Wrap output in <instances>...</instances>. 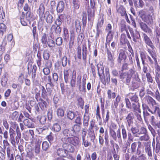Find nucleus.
<instances>
[{"label":"nucleus","mask_w":160,"mask_h":160,"mask_svg":"<svg viewBox=\"0 0 160 160\" xmlns=\"http://www.w3.org/2000/svg\"><path fill=\"white\" fill-rule=\"evenodd\" d=\"M34 18L31 15V12L28 11L26 14L25 16L24 12H22L20 17V21L21 24L23 26L28 25V23L30 24L31 21Z\"/></svg>","instance_id":"f257e3e1"},{"label":"nucleus","mask_w":160,"mask_h":160,"mask_svg":"<svg viewBox=\"0 0 160 160\" xmlns=\"http://www.w3.org/2000/svg\"><path fill=\"white\" fill-rule=\"evenodd\" d=\"M62 141L64 143H69L77 147L80 145V140L79 138L75 136L71 137L62 138Z\"/></svg>","instance_id":"f03ea898"},{"label":"nucleus","mask_w":160,"mask_h":160,"mask_svg":"<svg viewBox=\"0 0 160 160\" xmlns=\"http://www.w3.org/2000/svg\"><path fill=\"white\" fill-rule=\"evenodd\" d=\"M145 12L143 10L140 11L139 12V15L142 18V20L147 23L148 25H150L152 24L153 22V18L150 14H148L145 16Z\"/></svg>","instance_id":"7ed1b4c3"},{"label":"nucleus","mask_w":160,"mask_h":160,"mask_svg":"<svg viewBox=\"0 0 160 160\" xmlns=\"http://www.w3.org/2000/svg\"><path fill=\"white\" fill-rule=\"evenodd\" d=\"M90 2L91 8H88V20L89 21L94 18L95 11L94 8L95 5L94 0H90Z\"/></svg>","instance_id":"20e7f679"},{"label":"nucleus","mask_w":160,"mask_h":160,"mask_svg":"<svg viewBox=\"0 0 160 160\" xmlns=\"http://www.w3.org/2000/svg\"><path fill=\"white\" fill-rule=\"evenodd\" d=\"M102 82L104 85L108 84L110 81V74L108 69H106L105 73L100 77Z\"/></svg>","instance_id":"39448f33"},{"label":"nucleus","mask_w":160,"mask_h":160,"mask_svg":"<svg viewBox=\"0 0 160 160\" xmlns=\"http://www.w3.org/2000/svg\"><path fill=\"white\" fill-rule=\"evenodd\" d=\"M11 128L14 129H16L17 136L16 137V140L17 142H18L19 139L21 138V133L20 132L19 126L18 124L15 122H12L11 123V127L10 128V131H13V130Z\"/></svg>","instance_id":"423d86ee"},{"label":"nucleus","mask_w":160,"mask_h":160,"mask_svg":"<svg viewBox=\"0 0 160 160\" xmlns=\"http://www.w3.org/2000/svg\"><path fill=\"white\" fill-rule=\"evenodd\" d=\"M52 16L50 14L48 11H47L45 13L44 12L41 17V20H45L48 23L51 24L53 21Z\"/></svg>","instance_id":"0eeeda50"},{"label":"nucleus","mask_w":160,"mask_h":160,"mask_svg":"<svg viewBox=\"0 0 160 160\" xmlns=\"http://www.w3.org/2000/svg\"><path fill=\"white\" fill-rule=\"evenodd\" d=\"M134 119V113L132 112L129 113L126 116V120L127 127L128 129L132 126V125L133 123Z\"/></svg>","instance_id":"6e6552de"},{"label":"nucleus","mask_w":160,"mask_h":160,"mask_svg":"<svg viewBox=\"0 0 160 160\" xmlns=\"http://www.w3.org/2000/svg\"><path fill=\"white\" fill-rule=\"evenodd\" d=\"M82 77L81 75H78L77 77V83L79 84V90L82 92H85L86 89V82H81Z\"/></svg>","instance_id":"1a4fd4ad"},{"label":"nucleus","mask_w":160,"mask_h":160,"mask_svg":"<svg viewBox=\"0 0 160 160\" xmlns=\"http://www.w3.org/2000/svg\"><path fill=\"white\" fill-rule=\"evenodd\" d=\"M28 69L29 74L32 72V78L35 77V73L36 72L37 67L33 64V63L29 62L28 65Z\"/></svg>","instance_id":"9d476101"},{"label":"nucleus","mask_w":160,"mask_h":160,"mask_svg":"<svg viewBox=\"0 0 160 160\" xmlns=\"http://www.w3.org/2000/svg\"><path fill=\"white\" fill-rule=\"evenodd\" d=\"M144 150L146 153L150 158L152 156V152L151 150V143L149 142H145L144 144Z\"/></svg>","instance_id":"9b49d317"},{"label":"nucleus","mask_w":160,"mask_h":160,"mask_svg":"<svg viewBox=\"0 0 160 160\" xmlns=\"http://www.w3.org/2000/svg\"><path fill=\"white\" fill-rule=\"evenodd\" d=\"M137 143L136 142H132L131 145V153L134 154L135 153L138 155L141 154V151L139 150L137 147Z\"/></svg>","instance_id":"f8f14e48"},{"label":"nucleus","mask_w":160,"mask_h":160,"mask_svg":"<svg viewBox=\"0 0 160 160\" xmlns=\"http://www.w3.org/2000/svg\"><path fill=\"white\" fill-rule=\"evenodd\" d=\"M129 30L132 37L133 38V41L135 42H137V39H139L140 38L139 32L136 30L134 31L132 28H129Z\"/></svg>","instance_id":"ddd939ff"},{"label":"nucleus","mask_w":160,"mask_h":160,"mask_svg":"<svg viewBox=\"0 0 160 160\" xmlns=\"http://www.w3.org/2000/svg\"><path fill=\"white\" fill-rule=\"evenodd\" d=\"M138 23L141 29L143 31L149 34L152 33V31L151 29L144 22L140 21L138 22Z\"/></svg>","instance_id":"4468645a"},{"label":"nucleus","mask_w":160,"mask_h":160,"mask_svg":"<svg viewBox=\"0 0 160 160\" xmlns=\"http://www.w3.org/2000/svg\"><path fill=\"white\" fill-rule=\"evenodd\" d=\"M142 35L143 40L145 43L150 47L152 49H153L154 48V46L153 45V43L150 39L146 33H143Z\"/></svg>","instance_id":"2eb2a0df"},{"label":"nucleus","mask_w":160,"mask_h":160,"mask_svg":"<svg viewBox=\"0 0 160 160\" xmlns=\"http://www.w3.org/2000/svg\"><path fill=\"white\" fill-rule=\"evenodd\" d=\"M127 58V56L123 50H120L117 58V62L121 64L122 62H124Z\"/></svg>","instance_id":"dca6fc26"},{"label":"nucleus","mask_w":160,"mask_h":160,"mask_svg":"<svg viewBox=\"0 0 160 160\" xmlns=\"http://www.w3.org/2000/svg\"><path fill=\"white\" fill-rule=\"evenodd\" d=\"M128 97L131 101L133 103H138L139 101L138 97L136 93H129L128 94Z\"/></svg>","instance_id":"f3484780"},{"label":"nucleus","mask_w":160,"mask_h":160,"mask_svg":"<svg viewBox=\"0 0 160 160\" xmlns=\"http://www.w3.org/2000/svg\"><path fill=\"white\" fill-rule=\"evenodd\" d=\"M65 4L63 1H60L58 3L56 7L57 12L58 13H61L64 10Z\"/></svg>","instance_id":"a211bd4d"},{"label":"nucleus","mask_w":160,"mask_h":160,"mask_svg":"<svg viewBox=\"0 0 160 160\" xmlns=\"http://www.w3.org/2000/svg\"><path fill=\"white\" fill-rule=\"evenodd\" d=\"M76 73L75 71L73 70L72 73L71 78L70 79V86L72 87H74L76 83Z\"/></svg>","instance_id":"6ab92c4d"},{"label":"nucleus","mask_w":160,"mask_h":160,"mask_svg":"<svg viewBox=\"0 0 160 160\" xmlns=\"http://www.w3.org/2000/svg\"><path fill=\"white\" fill-rule=\"evenodd\" d=\"M62 134L64 136L68 137H71L75 136L73 134L72 130L69 129H65L63 130L62 132Z\"/></svg>","instance_id":"aec40b11"},{"label":"nucleus","mask_w":160,"mask_h":160,"mask_svg":"<svg viewBox=\"0 0 160 160\" xmlns=\"http://www.w3.org/2000/svg\"><path fill=\"white\" fill-rule=\"evenodd\" d=\"M137 155V154H133L130 160H146V158L144 154H142L138 156Z\"/></svg>","instance_id":"412c9836"},{"label":"nucleus","mask_w":160,"mask_h":160,"mask_svg":"<svg viewBox=\"0 0 160 160\" xmlns=\"http://www.w3.org/2000/svg\"><path fill=\"white\" fill-rule=\"evenodd\" d=\"M82 59L84 61H86L88 51L87 46L85 44H83L82 48Z\"/></svg>","instance_id":"4be33fe9"},{"label":"nucleus","mask_w":160,"mask_h":160,"mask_svg":"<svg viewBox=\"0 0 160 160\" xmlns=\"http://www.w3.org/2000/svg\"><path fill=\"white\" fill-rule=\"evenodd\" d=\"M57 153L60 157H65L67 155L68 152L66 149L59 148L57 149Z\"/></svg>","instance_id":"5701e85b"},{"label":"nucleus","mask_w":160,"mask_h":160,"mask_svg":"<svg viewBox=\"0 0 160 160\" xmlns=\"http://www.w3.org/2000/svg\"><path fill=\"white\" fill-rule=\"evenodd\" d=\"M104 132V129L102 127H101L100 128L99 132L100 134L99 136V141L100 144L101 145H102L103 144L104 140L103 138V135L102 134Z\"/></svg>","instance_id":"b1692460"},{"label":"nucleus","mask_w":160,"mask_h":160,"mask_svg":"<svg viewBox=\"0 0 160 160\" xmlns=\"http://www.w3.org/2000/svg\"><path fill=\"white\" fill-rule=\"evenodd\" d=\"M121 97L119 95H118L116 97L115 100L114 101V104L112 105V109L114 111V108L117 109V107L118 105V103L120 101Z\"/></svg>","instance_id":"393cba45"},{"label":"nucleus","mask_w":160,"mask_h":160,"mask_svg":"<svg viewBox=\"0 0 160 160\" xmlns=\"http://www.w3.org/2000/svg\"><path fill=\"white\" fill-rule=\"evenodd\" d=\"M50 29L51 31L54 30L57 35H59L61 31V28L59 26H56L54 25L52 26Z\"/></svg>","instance_id":"a878e982"},{"label":"nucleus","mask_w":160,"mask_h":160,"mask_svg":"<svg viewBox=\"0 0 160 160\" xmlns=\"http://www.w3.org/2000/svg\"><path fill=\"white\" fill-rule=\"evenodd\" d=\"M144 98L147 101L148 104H151L152 106L154 104H156V101L152 97L148 95L146 96Z\"/></svg>","instance_id":"bb28decb"},{"label":"nucleus","mask_w":160,"mask_h":160,"mask_svg":"<svg viewBox=\"0 0 160 160\" xmlns=\"http://www.w3.org/2000/svg\"><path fill=\"white\" fill-rule=\"evenodd\" d=\"M149 112L152 114H154L160 116V110L159 108L157 106H152V109H150Z\"/></svg>","instance_id":"cd10ccee"},{"label":"nucleus","mask_w":160,"mask_h":160,"mask_svg":"<svg viewBox=\"0 0 160 160\" xmlns=\"http://www.w3.org/2000/svg\"><path fill=\"white\" fill-rule=\"evenodd\" d=\"M47 68H44L43 69V71L44 73L46 75H48L50 72V70L49 68L52 67V63L50 61H48L46 65Z\"/></svg>","instance_id":"c85d7f7f"},{"label":"nucleus","mask_w":160,"mask_h":160,"mask_svg":"<svg viewBox=\"0 0 160 160\" xmlns=\"http://www.w3.org/2000/svg\"><path fill=\"white\" fill-rule=\"evenodd\" d=\"M64 16V15L61 14L56 20L55 21V23L57 26H60L61 25L62 21L63 20Z\"/></svg>","instance_id":"c756f323"},{"label":"nucleus","mask_w":160,"mask_h":160,"mask_svg":"<svg viewBox=\"0 0 160 160\" xmlns=\"http://www.w3.org/2000/svg\"><path fill=\"white\" fill-rule=\"evenodd\" d=\"M81 129V128L80 126L78 124H75L72 127V131L75 135L77 133L79 132Z\"/></svg>","instance_id":"7c9ffc66"},{"label":"nucleus","mask_w":160,"mask_h":160,"mask_svg":"<svg viewBox=\"0 0 160 160\" xmlns=\"http://www.w3.org/2000/svg\"><path fill=\"white\" fill-rule=\"evenodd\" d=\"M100 66H99V65L98 64L97 65L98 70V74L100 77H101V76H102V74H104V68L102 65L101 64L99 65Z\"/></svg>","instance_id":"2f4dec72"},{"label":"nucleus","mask_w":160,"mask_h":160,"mask_svg":"<svg viewBox=\"0 0 160 160\" xmlns=\"http://www.w3.org/2000/svg\"><path fill=\"white\" fill-rule=\"evenodd\" d=\"M106 31L108 32V34L107 37V42L108 41L109 42L113 38L114 32L111 30Z\"/></svg>","instance_id":"473e14b6"},{"label":"nucleus","mask_w":160,"mask_h":160,"mask_svg":"<svg viewBox=\"0 0 160 160\" xmlns=\"http://www.w3.org/2000/svg\"><path fill=\"white\" fill-rule=\"evenodd\" d=\"M8 80V77L6 74L3 75L1 79V83L2 86L5 87L7 83Z\"/></svg>","instance_id":"72a5a7b5"},{"label":"nucleus","mask_w":160,"mask_h":160,"mask_svg":"<svg viewBox=\"0 0 160 160\" xmlns=\"http://www.w3.org/2000/svg\"><path fill=\"white\" fill-rule=\"evenodd\" d=\"M107 54L108 60L112 63L114 62V58L112 55V54L109 50H107L106 52Z\"/></svg>","instance_id":"f704fd0d"},{"label":"nucleus","mask_w":160,"mask_h":160,"mask_svg":"<svg viewBox=\"0 0 160 160\" xmlns=\"http://www.w3.org/2000/svg\"><path fill=\"white\" fill-rule=\"evenodd\" d=\"M141 110H139L138 111L133 112L134 114L135 115L137 119L140 122L142 121V119L141 115Z\"/></svg>","instance_id":"c9c22d12"},{"label":"nucleus","mask_w":160,"mask_h":160,"mask_svg":"<svg viewBox=\"0 0 160 160\" xmlns=\"http://www.w3.org/2000/svg\"><path fill=\"white\" fill-rule=\"evenodd\" d=\"M42 42L43 44V47L45 48L47 47V36L46 33H44L42 36Z\"/></svg>","instance_id":"e433bc0d"},{"label":"nucleus","mask_w":160,"mask_h":160,"mask_svg":"<svg viewBox=\"0 0 160 160\" xmlns=\"http://www.w3.org/2000/svg\"><path fill=\"white\" fill-rule=\"evenodd\" d=\"M10 134L9 135V140L13 146L14 147H16V142L15 140L14 136V134L12 132L11 133L10 131Z\"/></svg>","instance_id":"4c0bfd02"},{"label":"nucleus","mask_w":160,"mask_h":160,"mask_svg":"<svg viewBox=\"0 0 160 160\" xmlns=\"http://www.w3.org/2000/svg\"><path fill=\"white\" fill-rule=\"evenodd\" d=\"M23 122L24 125L28 128H32L33 127L34 125L32 124V122L30 121L28 119L24 120Z\"/></svg>","instance_id":"58836bf2"},{"label":"nucleus","mask_w":160,"mask_h":160,"mask_svg":"<svg viewBox=\"0 0 160 160\" xmlns=\"http://www.w3.org/2000/svg\"><path fill=\"white\" fill-rule=\"evenodd\" d=\"M82 23L83 27H85L86 26V23H87V15L86 13L85 12L83 11L82 13Z\"/></svg>","instance_id":"ea45409f"},{"label":"nucleus","mask_w":160,"mask_h":160,"mask_svg":"<svg viewBox=\"0 0 160 160\" xmlns=\"http://www.w3.org/2000/svg\"><path fill=\"white\" fill-rule=\"evenodd\" d=\"M62 63L63 67H65L68 63V64H70L69 60H68L66 56L63 57L62 59Z\"/></svg>","instance_id":"a19ab883"},{"label":"nucleus","mask_w":160,"mask_h":160,"mask_svg":"<svg viewBox=\"0 0 160 160\" xmlns=\"http://www.w3.org/2000/svg\"><path fill=\"white\" fill-rule=\"evenodd\" d=\"M120 40V43L122 44H125L128 42V40L126 38V35L125 33H122L121 35Z\"/></svg>","instance_id":"79ce46f5"},{"label":"nucleus","mask_w":160,"mask_h":160,"mask_svg":"<svg viewBox=\"0 0 160 160\" xmlns=\"http://www.w3.org/2000/svg\"><path fill=\"white\" fill-rule=\"evenodd\" d=\"M118 12L121 14V15L122 16H125L127 14L125 8L122 6L120 7L119 8Z\"/></svg>","instance_id":"37998d69"},{"label":"nucleus","mask_w":160,"mask_h":160,"mask_svg":"<svg viewBox=\"0 0 160 160\" xmlns=\"http://www.w3.org/2000/svg\"><path fill=\"white\" fill-rule=\"evenodd\" d=\"M144 120L146 123H148L149 119L151 117L150 114L147 112H143Z\"/></svg>","instance_id":"c03bdc74"},{"label":"nucleus","mask_w":160,"mask_h":160,"mask_svg":"<svg viewBox=\"0 0 160 160\" xmlns=\"http://www.w3.org/2000/svg\"><path fill=\"white\" fill-rule=\"evenodd\" d=\"M107 94L108 96V98L109 99L114 98L116 97V94L115 92H112L111 90L109 89L107 91Z\"/></svg>","instance_id":"a18cd8bd"},{"label":"nucleus","mask_w":160,"mask_h":160,"mask_svg":"<svg viewBox=\"0 0 160 160\" xmlns=\"http://www.w3.org/2000/svg\"><path fill=\"white\" fill-rule=\"evenodd\" d=\"M110 134L111 137L115 141H116L117 139L116 133L113 129H110Z\"/></svg>","instance_id":"49530a36"},{"label":"nucleus","mask_w":160,"mask_h":160,"mask_svg":"<svg viewBox=\"0 0 160 160\" xmlns=\"http://www.w3.org/2000/svg\"><path fill=\"white\" fill-rule=\"evenodd\" d=\"M76 115V114L74 112L71 111H69L67 114L68 118L70 120H72L74 118Z\"/></svg>","instance_id":"de8ad7c7"},{"label":"nucleus","mask_w":160,"mask_h":160,"mask_svg":"<svg viewBox=\"0 0 160 160\" xmlns=\"http://www.w3.org/2000/svg\"><path fill=\"white\" fill-rule=\"evenodd\" d=\"M41 108L42 111H46L47 110V104L46 102L41 99Z\"/></svg>","instance_id":"09e8293b"},{"label":"nucleus","mask_w":160,"mask_h":160,"mask_svg":"<svg viewBox=\"0 0 160 160\" xmlns=\"http://www.w3.org/2000/svg\"><path fill=\"white\" fill-rule=\"evenodd\" d=\"M41 89H42V97L44 99H46L47 98L48 94L45 88L43 86L41 85Z\"/></svg>","instance_id":"8fccbe9b"},{"label":"nucleus","mask_w":160,"mask_h":160,"mask_svg":"<svg viewBox=\"0 0 160 160\" xmlns=\"http://www.w3.org/2000/svg\"><path fill=\"white\" fill-rule=\"evenodd\" d=\"M122 129V137L123 140H125L127 137V133L126 131L125 128L124 126L122 125L121 126Z\"/></svg>","instance_id":"3c124183"},{"label":"nucleus","mask_w":160,"mask_h":160,"mask_svg":"<svg viewBox=\"0 0 160 160\" xmlns=\"http://www.w3.org/2000/svg\"><path fill=\"white\" fill-rule=\"evenodd\" d=\"M52 129L54 131L58 132L61 130V127L58 123H56L53 125Z\"/></svg>","instance_id":"603ef678"},{"label":"nucleus","mask_w":160,"mask_h":160,"mask_svg":"<svg viewBox=\"0 0 160 160\" xmlns=\"http://www.w3.org/2000/svg\"><path fill=\"white\" fill-rule=\"evenodd\" d=\"M140 81H134L132 80V86L134 89H137L140 86Z\"/></svg>","instance_id":"864d4df0"},{"label":"nucleus","mask_w":160,"mask_h":160,"mask_svg":"<svg viewBox=\"0 0 160 160\" xmlns=\"http://www.w3.org/2000/svg\"><path fill=\"white\" fill-rule=\"evenodd\" d=\"M61 124L63 125L68 126L69 124V121L68 118L65 117L61 119Z\"/></svg>","instance_id":"5fc2aeb1"},{"label":"nucleus","mask_w":160,"mask_h":160,"mask_svg":"<svg viewBox=\"0 0 160 160\" xmlns=\"http://www.w3.org/2000/svg\"><path fill=\"white\" fill-rule=\"evenodd\" d=\"M140 105L139 103L138 102V105L134 103H132V108L133 110V112L138 111L139 110H141L139 108Z\"/></svg>","instance_id":"6e6d98bb"},{"label":"nucleus","mask_w":160,"mask_h":160,"mask_svg":"<svg viewBox=\"0 0 160 160\" xmlns=\"http://www.w3.org/2000/svg\"><path fill=\"white\" fill-rule=\"evenodd\" d=\"M75 26L77 31H80L81 28L80 25V22L79 20H77L75 21Z\"/></svg>","instance_id":"4d7b16f0"},{"label":"nucleus","mask_w":160,"mask_h":160,"mask_svg":"<svg viewBox=\"0 0 160 160\" xmlns=\"http://www.w3.org/2000/svg\"><path fill=\"white\" fill-rule=\"evenodd\" d=\"M130 131L132 134L135 136H136V134L139 132V130L137 128L134 127H132Z\"/></svg>","instance_id":"13d9d810"},{"label":"nucleus","mask_w":160,"mask_h":160,"mask_svg":"<svg viewBox=\"0 0 160 160\" xmlns=\"http://www.w3.org/2000/svg\"><path fill=\"white\" fill-rule=\"evenodd\" d=\"M7 152L8 158L13 157V155L12 149L10 147H8L7 148Z\"/></svg>","instance_id":"bf43d9fd"},{"label":"nucleus","mask_w":160,"mask_h":160,"mask_svg":"<svg viewBox=\"0 0 160 160\" xmlns=\"http://www.w3.org/2000/svg\"><path fill=\"white\" fill-rule=\"evenodd\" d=\"M89 118L88 116L84 115L83 117V124L84 126L87 127L88 125V121Z\"/></svg>","instance_id":"052dcab7"},{"label":"nucleus","mask_w":160,"mask_h":160,"mask_svg":"<svg viewBox=\"0 0 160 160\" xmlns=\"http://www.w3.org/2000/svg\"><path fill=\"white\" fill-rule=\"evenodd\" d=\"M91 141L93 142L95 138L94 131H89L88 133Z\"/></svg>","instance_id":"680f3d73"},{"label":"nucleus","mask_w":160,"mask_h":160,"mask_svg":"<svg viewBox=\"0 0 160 160\" xmlns=\"http://www.w3.org/2000/svg\"><path fill=\"white\" fill-rule=\"evenodd\" d=\"M138 72H136L135 69V68L133 67L132 68L129 70L128 72V74L130 75V76L132 77L133 75L136 74V73H138Z\"/></svg>","instance_id":"e2e57ef3"},{"label":"nucleus","mask_w":160,"mask_h":160,"mask_svg":"<svg viewBox=\"0 0 160 160\" xmlns=\"http://www.w3.org/2000/svg\"><path fill=\"white\" fill-rule=\"evenodd\" d=\"M72 3L74 8L75 9H77L79 7V0H72Z\"/></svg>","instance_id":"0e129e2a"},{"label":"nucleus","mask_w":160,"mask_h":160,"mask_svg":"<svg viewBox=\"0 0 160 160\" xmlns=\"http://www.w3.org/2000/svg\"><path fill=\"white\" fill-rule=\"evenodd\" d=\"M77 58L79 59H81V48L80 46H78L77 48Z\"/></svg>","instance_id":"69168bd1"},{"label":"nucleus","mask_w":160,"mask_h":160,"mask_svg":"<svg viewBox=\"0 0 160 160\" xmlns=\"http://www.w3.org/2000/svg\"><path fill=\"white\" fill-rule=\"evenodd\" d=\"M57 114L58 116L62 117L64 115V112L63 110L61 108H58L57 111Z\"/></svg>","instance_id":"338daca9"},{"label":"nucleus","mask_w":160,"mask_h":160,"mask_svg":"<svg viewBox=\"0 0 160 160\" xmlns=\"http://www.w3.org/2000/svg\"><path fill=\"white\" fill-rule=\"evenodd\" d=\"M18 112L15 111L12 113L11 117L13 120H16L18 118Z\"/></svg>","instance_id":"774afa93"}]
</instances>
